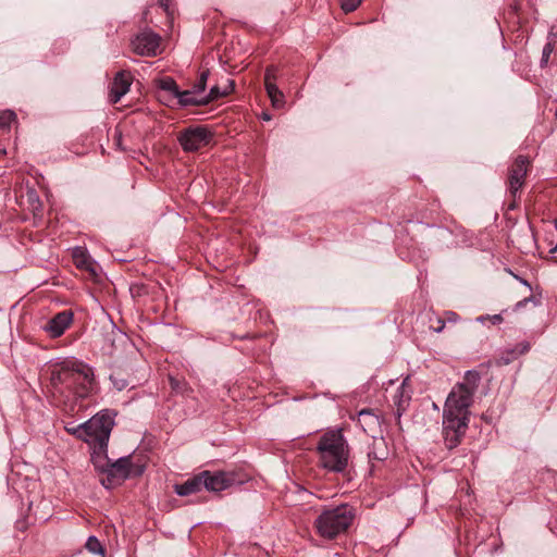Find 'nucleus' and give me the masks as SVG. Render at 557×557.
Wrapping results in <instances>:
<instances>
[{"mask_svg": "<svg viewBox=\"0 0 557 557\" xmlns=\"http://www.w3.org/2000/svg\"><path fill=\"white\" fill-rule=\"evenodd\" d=\"M481 381L475 370L465 373L463 381L449 393L443 412V437L445 446L453 449L458 446L468 428L469 407Z\"/></svg>", "mask_w": 557, "mask_h": 557, "instance_id": "nucleus-1", "label": "nucleus"}, {"mask_svg": "<svg viewBox=\"0 0 557 557\" xmlns=\"http://www.w3.org/2000/svg\"><path fill=\"white\" fill-rule=\"evenodd\" d=\"M52 396L66 401L72 396L86 398L95 385L92 369L83 361L72 357L50 362L47 370Z\"/></svg>", "mask_w": 557, "mask_h": 557, "instance_id": "nucleus-2", "label": "nucleus"}, {"mask_svg": "<svg viewBox=\"0 0 557 557\" xmlns=\"http://www.w3.org/2000/svg\"><path fill=\"white\" fill-rule=\"evenodd\" d=\"M321 465L333 472H343L348 466L349 448L342 430L325 432L317 446Z\"/></svg>", "mask_w": 557, "mask_h": 557, "instance_id": "nucleus-3", "label": "nucleus"}, {"mask_svg": "<svg viewBox=\"0 0 557 557\" xmlns=\"http://www.w3.org/2000/svg\"><path fill=\"white\" fill-rule=\"evenodd\" d=\"M354 520V512L347 505L323 510L314 520V528L320 536L335 539L345 532Z\"/></svg>", "mask_w": 557, "mask_h": 557, "instance_id": "nucleus-4", "label": "nucleus"}, {"mask_svg": "<svg viewBox=\"0 0 557 557\" xmlns=\"http://www.w3.org/2000/svg\"><path fill=\"white\" fill-rule=\"evenodd\" d=\"M145 469V463L140 460H135L133 455L120 457L111 462L107 476L102 478L100 482L109 490L122 484L129 478L140 476Z\"/></svg>", "mask_w": 557, "mask_h": 557, "instance_id": "nucleus-5", "label": "nucleus"}, {"mask_svg": "<svg viewBox=\"0 0 557 557\" xmlns=\"http://www.w3.org/2000/svg\"><path fill=\"white\" fill-rule=\"evenodd\" d=\"M114 421L108 411H101L84 422L85 442L91 446L103 448L108 446Z\"/></svg>", "mask_w": 557, "mask_h": 557, "instance_id": "nucleus-6", "label": "nucleus"}, {"mask_svg": "<svg viewBox=\"0 0 557 557\" xmlns=\"http://www.w3.org/2000/svg\"><path fill=\"white\" fill-rule=\"evenodd\" d=\"M212 138L211 132L205 126H190L178 134V141L185 151H197L207 146Z\"/></svg>", "mask_w": 557, "mask_h": 557, "instance_id": "nucleus-7", "label": "nucleus"}, {"mask_svg": "<svg viewBox=\"0 0 557 557\" xmlns=\"http://www.w3.org/2000/svg\"><path fill=\"white\" fill-rule=\"evenodd\" d=\"M209 70H205L199 74L198 79L194 83L190 89L183 90L181 95V106H206L205 95L207 81L209 77Z\"/></svg>", "mask_w": 557, "mask_h": 557, "instance_id": "nucleus-8", "label": "nucleus"}, {"mask_svg": "<svg viewBox=\"0 0 557 557\" xmlns=\"http://www.w3.org/2000/svg\"><path fill=\"white\" fill-rule=\"evenodd\" d=\"M529 160L527 157L519 156L509 168L508 184L509 193L516 199L524 185L525 176L528 173Z\"/></svg>", "mask_w": 557, "mask_h": 557, "instance_id": "nucleus-9", "label": "nucleus"}, {"mask_svg": "<svg viewBox=\"0 0 557 557\" xmlns=\"http://www.w3.org/2000/svg\"><path fill=\"white\" fill-rule=\"evenodd\" d=\"M200 474L203 488L211 492L224 491L236 483V476L233 472L211 473L210 471H202Z\"/></svg>", "mask_w": 557, "mask_h": 557, "instance_id": "nucleus-10", "label": "nucleus"}, {"mask_svg": "<svg viewBox=\"0 0 557 557\" xmlns=\"http://www.w3.org/2000/svg\"><path fill=\"white\" fill-rule=\"evenodd\" d=\"M160 46V36L153 32H143L133 40L134 51L139 55H156Z\"/></svg>", "mask_w": 557, "mask_h": 557, "instance_id": "nucleus-11", "label": "nucleus"}, {"mask_svg": "<svg viewBox=\"0 0 557 557\" xmlns=\"http://www.w3.org/2000/svg\"><path fill=\"white\" fill-rule=\"evenodd\" d=\"M73 322V313L69 310L57 313L44 326V330L53 338L60 337Z\"/></svg>", "mask_w": 557, "mask_h": 557, "instance_id": "nucleus-12", "label": "nucleus"}, {"mask_svg": "<svg viewBox=\"0 0 557 557\" xmlns=\"http://www.w3.org/2000/svg\"><path fill=\"white\" fill-rule=\"evenodd\" d=\"M131 78L124 74V72H119L112 84L110 90V101L112 103H116L121 100V98L129 90Z\"/></svg>", "mask_w": 557, "mask_h": 557, "instance_id": "nucleus-13", "label": "nucleus"}, {"mask_svg": "<svg viewBox=\"0 0 557 557\" xmlns=\"http://www.w3.org/2000/svg\"><path fill=\"white\" fill-rule=\"evenodd\" d=\"M108 446L103 448L92 446L91 462L95 469L101 474H108L111 460L108 457Z\"/></svg>", "mask_w": 557, "mask_h": 557, "instance_id": "nucleus-14", "label": "nucleus"}, {"mask_svg": "<svg viewBox=\"0 0 557 557\" xmlns=\"http://www.w3.org/2000/svg\"><path fill=\"white\" fill-rule=\"evenodd\" d=\"M372 444L368 450V458L370 460H385L388 456V449L385 440L382 436L376 437L374 435H372Z\"/></svg>", "mask_w": 557, "mask_h": 557, "instance_id": "nucleus-15", "label": "nucleus"}, {"mask_svg": "<svg viewBox=\"0 0 557 557\" xmlns=\"http://www.w3.org/2000/svg\"><path fill=\"white\" fill-rule=\"evenodd\" d=\"M157 86L159 88V99H162L161 92L168 94L172 98H176L181 106V95L183 91L180 90L176 82L172 77H163L158 79Z\"/></svg>", "mask_w": 557, "mask_h": 557, "instance_id": "nucleus-16", "label": "nucleus"}, {"mask_svg": "<svg viewBox=\"0 0 557 557\" xmlns=\"http://www.w3.org/2000/svg\"><path fill=\"white\" fill-rule=\"evenodd\" d=\"M358 423L366 433L374 434L380 426L379 417L369 409H363L358 414Z\"/></svg>", "mask_w": 557, "mask_h": 557, "instance_id": "nucleus-17", "label": "nucleus"}, {"mask_svg": "<svg viewBox=\"0 0 557 557\" xmlns=\"http://www.w3.org/2000/svg\"><path fill=\"white\" fill-rule=\"evenodd\" d=\"M201 479L202 476L199 473L194 478L187 480L186 482L175 485L176 494L180 496H187L200 492L203 488Z\"/></svg>", "mask_w": 557, "mask_h": 557, "instance_id": "nucleus-18", "label": "nucleus"}, {"mask_svg": "<svg viewBox=\"0 0 557 557\" xmlns=\"http://www.w3.org/2000/svg\"><path fill=\"white\" fill-rule=\"evenodd\" d=\"M530 349V344L528 342L520 343L517 347L505 350L502 356L497 359V364H508L515 359H517L520 355L525 354Z\"/></svg>", "mask_w": 557, "mask_h": 557, "instance_id": "nucleus-19", "label": "nucleus"}, {"mask_svg": "<svg viewBox=\"0 0 557 557\" xmlns=\"http://www.w3.org/2000/svg\"><path fill=\"white\" fill-rule=\"evenodd\" d=\"M233 90H234V82L231 79L226 81V84L224 87H220L218 85L212 86L210 88L209 92L205 95L206 104H208L211 101L218 100L222 97L230 95Z\"/></svg>", "mask_w": 557, "mask_h": 557, "instance_id": "nucleus-20", "label": "nucleus"}, {"mask_svg": "<svg viewBox=\"0 0 557 557\" xmlns=\"http://www.w3.org/2000/svg\"><path fill=\"white\" fill-rule=\"evenodd\" d=\"M267 92L274 108H282L284 106V94L278 89V87L275 84H270L268 86Z\"/></svg>", "mask_w": 557, "mask_h": 557, "instance_id": "nucleus-21", "label": "nucleus"}, {"mask_svg": "<svg viewBox=\"0 0 557 557\" xmlns=\"http://www.w3.org/2000/svg\"><path fill=\"white\" fill-rule=\"evenodd\" d=\"M410 400V393L407 391L406 381H404L396 391L394 395V403L397 405L398 409L404 408L406 404Z\"/></svg>", "mask_w": 557, "mask_h": 557, "instance_id": "nucleus-22", "label": "nucleus"}, {"mask_svg": "<svg viewBox=\"0 0 557 557\" xmlns=\"http://www.w3.org/2000/svg\"><path fill=\"white\" fill-rule=\"evenodd\" d=\"M16 114L11 110L0 111V127L5 128L11 125L13 121H15Z\"/></svg>", "mask_w": 557, "mask_h": 557, "instance_id": "nucleus-23", "label": "nucleus"}, {"mask_svg": "<svg viewBox=\"0 0 557 557\" xmlns=\"http://www.w3.org/2000/svg\"><path fill=\"white\" fill-rule=\"evenodd\" d=\"M86 547L94 554H103L104 549L96 536H89L86 543Z\"/></svg>", "mask_w": 557, "mask_h": 557, "instance_id": "nucleus-24", "label": "nucleus"}, {"mask_svg": "<svg viewBox=\"0 0 557 557\" xmlns=\"http://www.w3.org/2000/svg\"><path fill=\"white\" fill-rule=\"evenodd\" d=\"M170 384L172 389L178 394H185L189 389L186 382L174 377H170Z\"/></svg>", "mask_w": 557, "mask_h": 557, "instance_id": "nucleus-25", "label": "nucleus"}, {"mask_svg": "<svg viewBox=\"0 0 557 557\" xmlns=\"http://www.w3.org/2000/svg\"><path fill=\"white\" fill-rule=\"evenodd\" d=\"M66 431L70 433V434H73L75 435L77 438H81L83 441H85V429H84V423L82 424H78V425H67L66 428Z\"/></svg>", "mask_w": 557, "mask_h": 557, "instance_id": "nucleus-26", "label": "nucleus"}, {"mask_svg": "<svg viewBox=\"0 0 557 557\" xmlns=\"http://www.w3.org/2000/svg\"><path fill=\"white\" fill-rule=\"evenodd\" d=\"M362 0H342V9L346 13L354 12L361 3Z\"/></svg>", "mask_w": 557, "mask_h": 557, "instance_id": "nucleus-27", "label": "nucleus"}, {"mask_svg": "<svg viewBox=\"0 0 557 557\" xmlns=\"http://www.w3.org/2000/svg\"><path fill=\"white\" fill-rule=\"evenodd\" d=\"M554 50V47L550 42H547L542 51L541 65L545 66L548 63L549 57Z\"/></svg>", "mask_w": 557, "mask_h": 557, "instance_id": "nucleus-28", "label": "nucleus"}, {"mask_svg": "<svg viewBox=\"0 0 557 557\" xmlns=\"http://www.w3.org/2000/svg\"><path fill=\"white\" fill-rule=\"evenodd\" d=\"M276 74L274 67H268L264 73V83H265V89L268 90V86L270 84H275Z\"/></svg>", "mask_w": 557, "mask_h": 557, "instance_id": "nucleus-29", "label": "nucleus"}, {"mask_svg": "<svg viewBox=\"0 0 557 557\" xmlns=\"http://www.w3.org/2000/svg\"><path fill=\"white\" fill-rule=\"evenodd\" d=\"M110 380L117 391H122L127 386V382L124 379H117V377L111 375Z\"/></svg>", "mask_w": 557, "mask_h": 557, "instance_id": "nucleus-30", "label": "nucleus"}, {"mask_svg": "<svg viewBox=\"0 0 557 557\" xmlns=\"http://www.w3.org/2000/svg\"><path fill=\"white\" fill-rule=\"evenodd\" d=\"M436 322H437V325L436 326L431 325V327L435 333H441L445 327V320L441 319V318H436Z\"/></svg>", "mask_w": 557, "mask_h": 557, "instance_id": "nucleus-31", "label": "nucleus"}, {"mask_svg": "<svg viewBox=\"0 0 557 557\" xmlns=\"http://www.w3.org/2000/svg\"><path fill=\"white\" fill-rule=\"evenodd\" d=\"M445 320H447L448 322H457L458 320V314L454 311H446L445 312Z\"/></svg>", "mask_w": 557, "mask_h": 557, "instance_id": "nucleus-32", "label": "nucleus"}, {"mask_svg": "<svg viewBox=\"0 0 557 557\" xmlns=\"http://www.w3.org/2000/svg\"><path fill=\"white\" fill-rule=\"evenodd\" d=\"M503 315L502 314H494L490 315V323L492 324H499L503 322Z\"/></svg>", "mask_w": 557, "mask_h": 557, "instance_id": "nucleus-33", "label": "nucleus"}, {"mask_svg": "<svg viewBox=\"0 0 557 557\" xmlns=\"http://www.w3.org/2000/svg\"><path fill=\"white\" fill-rule=\"evenodd\" d=\"M532 299V297H525L524 299L518 301L515 306V309L518 310L520 309L521 307H523L528 301H530Z\"/></svg>", "mask_w": 557, "mask_h": 557, "instance_id": "nucleus-34", "label": "nucleus"}, {"mask_svg": "<svg viewBox=\"0 0 557 557\" xmlns=\"http://www.w3.org/2000/svg\"><path fill=\"white\" fill-rule=\"evenodd\" d=\"M515 277H516L517 280H519L523 285L528 286V287L531 289L530 284H529L525 280H522V278H520V277H519V276H517V275H515Z\"/></svg>", "mask_w": 557, "mask_h": 557, "instance_id": "nucleus-35", "label": "nucleus"}, {"mask_svg": "<svg viewBox=\"0 0 557 557\" xmlns=\"http://www.w3.org/2000/svg\"><path fill=\"white\" fill-rule=\"evenodd\" d=\"M485 320H487L486 315H480V317L476 318V321L481 322V323H483Z\"/></svg>", "mask_w": 557, "mask_h": 557, "instance_id": "nucleus-36", "label": "nucleus"}, {"mask_svg": "<svg viewBox=\"0 0 557 557\" xmlns=\"http://www.w3.org/2000/svg\"><path fill=\"white\" fill-rule=\"evenodd\" d=\"M160 5H161L162 8H164L165 10H168V0H161V1H160Z\"/></svg>", "mask_w": 557, "mask_h": 557, "instance_id": "nucleus-37", "label": "nucleus"}, {"mask_svg": "<svg viewBox=\"0 0 557 557\" xmlns=\"http://www.w3.org/2000/svg\"><path fill=\"white\" fill-rule=\"evenodd\" d=\"M263 119H264V120H270V115L264 113V114H263Z\"/></svg>", "mask_w": 557, "mask_h": 557, "instance_id": "nucleus-38", "label": "nucleus"}]
</instances>
